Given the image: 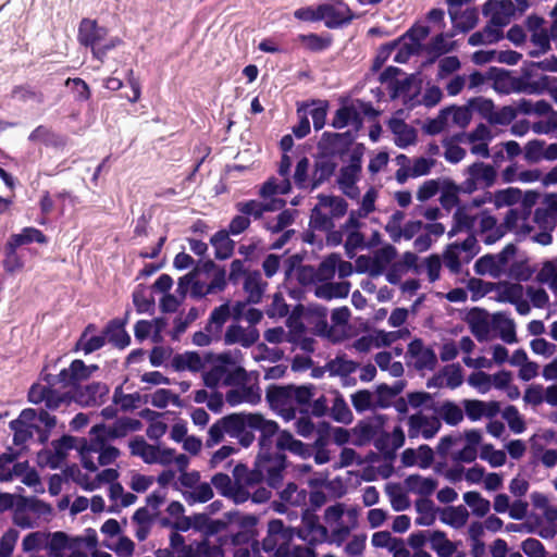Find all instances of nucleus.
<instances>
[{
  "instance_id": "obj_13",
  "label": "nucleus",
  "mask_w": 557,
  "mask_h": 557,
  "mask_svg": "<svg viewBox=\"0 0 557 557\" xmlns=\"http://www.w3.org/2000/svg\"><path fill=\"white\" fill-rule=\"evenodd\" d=\"M407 354L416 359L417 370H434L437 364L436 354L432 348L424 347L421 338H414L409 343Z\"/></svg>"
},
{
  "instance_id": "obj_15",
  "label": "nucleus",
  "mask_w": 557,
  "mask_h": 557,
  "mask_svg": "<svg viewBox=\"0 0 557 557\" xmlns=\"http://www.w3.org/2000/svg\"><path fill=\"white\" fill-rule=\"evenodd\" d=\"M109 393V388L104 383L92 382L85 386H78L73 391V399L83 406H94L103 396Z\"/></svg>"
},
{
  "instance_id": "obj_28",
  "label": "nucleus",
  "mask_w": 557,
  "mask_h": 557,
  "mask_svg": "<svg viewBox=\"0 0 557 557\" xmlns=\"http://www.w3.org/2000/svg\"><path fill=\"white\" fill-rule=\"evenodd\" d=\"M492 326L499 330L500 338L505 343L513 344L518 342L515 322L504 312H496L492 315Z\"/></svg>"
},
{
  "instance_id": "obj_3",
  "label": "nucleus",
  "mask_w": 557,
  "mask_h": 557,
  "mask_svg": "<svg viewBox=\"0 0 557 557\" xmlns=\"http://www.w3.org/2000/svg\"><path fill=\"white\" fill-rule=\"evenodd\" d=\"M315 394V386L313 384L296 386L293 384L278 386L271 385L267 388L265 398L269 404L278 406L286 405L289 400L298 405L299 412L309 414V407Z\"/></svg>"
},
{
  "instance_id": "obj_41",
  "label": "nucleus",
  "mask_w": 557,
  "mask_h": 557,
  "mask_svg": "<svg viewBox=\"0 0 557 557\" xmlns=\"http://www.w3.org/2000/svg\"><path fill=\"white\" fill-rule=\"evenodd\" d=\"M465 503L472 508L473 515L484 517L491 509L488 499L483 498L479 492L470 491L463 494Z\"/></svg>"
},
{
  "instance_id": "obj_47",
  "label": "nucleus",
  "mask_w": 557,
  "mask_h": 557,
  "mask_svg": "<svg viewBox=\"0 0 557 557\" xmlns=\"http://www.w3.org/2000/svg\"><path fill=\"white\" fill-rule=\"evenodd\" d=\"M331 417L335 421L342 423H349L352 420L351 410L349 409L343 395L339 394L338 392H336V396L331 408Z\"/></svg>"
},
{
  "instance_id": "obj_24",
  "label": "nucleus",
  "mask_w": 557,
  "mask_h": 557,
  "mask_svg": "<svg viewBox=\"0 0 557 557\" xmlns=\"http://www.w3.org/2000/svg\"><path fill=\"white\" fill-rule=\"evenodd\" d=\"M350 292V283L343 282H329L323 283L315 287L314 295L318 298L331 300L334 298H346Z\"/></svg>"
},
{
  "instance_id": "obj_11",
  "label": "nucleus",
  "mask_w": 557,
  "mask_h": 557,
  "mask_svg": "<svg viewBox=\"0 0 557 557\" xmlns=\"http://www.w3.org/2000/svg\"><path fill=\"white\" fill-rule=\"evenodd\" d=\"M354 139L351 131L344 133L324 132L319 147L327 156H343L352 145Z\"/></svg>"
},
{
  "instance_id": "obj_1",
  "label": "nucleus",
  "mask_w": 557,
  "mask_h": 557,
  "mask_svg": "<svg viewBox=\"0 0 557 557\" xmlns=\"http://www.w3.org/2000/svg\"><path fill=\"white\" fill-rule=\"evenodd\" d=\"M255 432H259L260 451L271 450L273 437L278 436L280 426L274 420L265 419L260 412H234L216 420L208 431L207 446L221 443L224 434L236 438L240 446L247 448L255 442Z\"/></svg>"
},
{
  "instance_id": "obj_7",
  "label": "nucleus",
  "mask_w": 557,
  "mask_h": 557,
  "mask_svg": "<svg viewBox=\"0 0 557 557\" xmlns=\"http://www.w3.org/2000/svg\"><path fill=\"white\" fill-rule=\"evenodd\" d=\"M319 13L321 21H324L325 26L330 29L348 25L356 18L349 5L343 0H330L319 4Z\"/></svg>"
},
{
  "instance_id": "obj_27",
  "label": "nucleus",
  "mask_w": 557,
  "mask_h": 557,
  "mask_svg": "<svg viewBox=\"0 0 557 557\" xmlns=\"http://www.w3.org/2000/svg\"><path fill=\"white\" fill-rule=\"evenodd\" d=\"M267 283L262 281L259 271L248 272L244 282V289L248 294L247 302L258 304L261 301Z\"/></svg>"
},
{
  "instance_id": "obj_35",
  "label": "nucleus",
  "mask_w": 557,
  "mask_h": 557,
  "mask_svg": "<svg viewBox=\"0 0 557 557\" xmlns=\"http://www.w3.org/2000/svg\"><path fill=\"white\" fill-rule=\"evenodd\" d=\"M298 41L301 42L305 48L311 52H321L329 49L332 45V36L319 35L315 33L300 34L298 35Z\"/></svg>"
},
{
  "instance_id": "obj_20",
  "label": "nucleus",
  "mask_w": 557,
  "mask_h": 557,
  "mask_svg": "<svg viewBox=\"0 0 557 557\" xmlns=\"http://www.w3.org/2000/svg\"><path fill=\"white\" fill-rule=\"evenodd\" d=\"M259 339V331L257 329L245 330L243 326L232 324L224 334V342L227 345L239 343L243 347L248 348Z\"/></svg>"
},
{
  "instance_id": "obj_36",
  "label": "nucleus",
  "mask_w": 557,
  "mask_h": 557,
  "mask_svg": "<svg viewBox=\"0 0 557 557\" xmlns=\"http://www.w3.org/2000/svg\"><path fill=\"white\" fill-rule=\"evenodd\" d=\"M468 173L470 176L478 182H482L485 187H491L496 181V170L491 164H485L483 162H474L468 168Z\"/></svg>"
},
{
  "instance_id": "obj_50",
  "label": "nucleus",
  "mask_w": 557,
  "mask_h": 557,
  "mask_svg": "<svg viewBox=\"0 0 557 557\" xmlns=\"http://www.w3.org/2000/svg\"><path fill=\"white\" fill-rule=\"evenodd\" d=\"M430 34V27L419 23L413 24L405 34H403L396 40L399 44L409 39L411 45H414L418 49L421 47V41L424 40Z\"/></svg>"
},
{
  "instance_id": "obj_37",
  "label": "nucleus",
  "mask_w": 557,
  "mask_h": 557,
  "mask_svg": "<svg viewBox=\"0 0 557 557\" xmlns=\"http://www.w3.org/2000/svg\"><path fill=\"white\" fill-rule=\"evenodd\" d=\"M129 449L132 455L141 457L149 465L154 463L156 453H159V447L148 444L141 436L129 442Z\"/></svg>"
},
{
  "instance_id": "obj_19",
  "label": "nucleus",
  "mask_w": 557,
  "mask_h": 557,
  "mask_svg": "<svg viewBox=\"0 0 557 557\" xmlns=\"http://www.w3.org/2000/svg\"><path fill=\"white\" fill-rule=\"evenodd\" d=\"M107 441L103 435H91L88 444V450L99 454L98 462L101 466L113 463L120 456L119 448L107 445Z\"/></svg>"
},
{
  "instance_id": "obj_54",
  "label": "nucleus",
  "mask_w": 557,
  "mask_h": 557,
  "mask_svg": "<svg viewBox=\"0 0 557 557\" xmlns=\"http://www.w3.org/2000/svg\"><path fill=\"white\" fill-rule=\"evenodd\" d=\"M500 10L505 17L511 20V17L516 13V5L512 0H487L482 8V13L484 16H488V11L491 10Z\"/></svg>"
},
{
  "instance_id": "obj_42",
  "label": "nucleus",
  "mask_w": 557,
  "mask_h": 557,
  "mask_svg": "<svg viewBox=\"0 0 557 557\" xmlns=\"http://www.w3.org/2000/svg\"><path fill=\"white\" fill-rule=\"evenodd\" d=\"M11 97L18 99L22 102L32 100L38 104H41L45 101L44 92L35 89L28 84L14 86L11 91Z\"/></svg>"
},
{
  "instance_id": "obj_55",
  "label": "nucleus",
  "mask_w": 557,
  "mask_h": 557,
  "mask_svg": "<svg viewBox=\"0 0 557 557\" xmlns=\"http://www.w3.org/2000/svg\"><path fill=\"white\" fill-rule=\"evenodd\" d=\"M441 418L449 425H457L463 419L462 410L453 401L446 400L440 409Z\"/></svg>"
},
{
  "instance_id": "obj_26",
  "label": "nucleus",
  "mask_w": 557,
  "mask_h": 557,
  "mask_svg": "<svg viewBox=\"0 0 557 557\" xmlns=\"http://www.w3.org/2000/svg\"><path fill=\"white\" fill-rule=\"evenodd\" d=\"M230 235L226 230H220L210 239L218 260H226L234 253L235 243L230 238Z\"/></svg>"
},
{
  "instance_id": "obj_52",
  "label": "nucleus",
  "mask_w": 557,
  "mask_h": 557,
  "mask_svg": "<svg viewBox=\"0 0 557 557\" xmlns=\"http://www.w3.org/2000/svg\"><path fill=\"white\" fill-rule=\"evenodd\" d=\"M185 500L193 505L195 503H207L213 497V490L207 482L197 484L193 492L184 494Z\"/></svg>"
},
{
  "instance_id": "obj_49",
  "label": "nucleus",
  "mask_w": 557,
  "mask_h": 557,
  "mask_svg": "<svg viewBox=\"0 0 557 557\" xmlns=\"http://www.w3.org/2000/svg\"><path fill=\"white\" fill-rule=\"evenodd\" d=\"M231 315V309L228 304H223L216 308H214L209 317L208 324L206 325V331L211 333L212 327H215V331H221L223 324L228 320Z\"/></svg>"
},
{
  "instance_id": "obj_2",
  "label": "nucleus",
  "mask_w": 557,
  "mask_h": 557,
  "mask_svg": "<svg viewBox=\"0 0 557 557\" xmlns=\"http://www.w3.org/2000/svg\"><path fill=\"white\" fill-rule=\"evenodd\" d=\"M108 33V28L100 26L97 20L84 17L78 25L77 41L81 46L90 48L92 58L103 63L108 52L123 44L120 37H111L102 44Z\"/></svg>"
},
{
  "instance_id": "obj_46",
  "label": "nucleus",
  "mask_w": 557,
  "mask_h": 557,
  "mask_svg": "<svg viewBox=\"0 0 557 557\" xmlns=\"http://www.w3.org/2000/svg\"><path fill=\"white\" fill-rule=\"evenodd\" d=\"M133 304L138 313H145L150 311L154 306V299L151 295H148L147 287L144 284H139L133 292Z\"/></svg>"
},
{
  "instance_id": "obj_18",
  "label": "nucleus",
  "mask_w": 557,
  "mask_h": 557,
  "mask_svg": "<svg viewBox=\"0 0 557 557\" xmlns=\"http://www.w3.org/2000/svg\"><path fill=\"white\" fill-rule=\"evenodd\" d=\"M32 143H41L46 147L54 149H62L67 144V138L64 135L55 133L50 127L38 125L28 136Z\"/></svg>"
},
{
  "instance_id": "obj_44",
  "label": "nucleus",
  "mask_w": 557,
  "mask_h": 557,
  "mask_svg": "<svg viewBox=\"0 0 557 557\" xmlns=\"http://www.w3.org/2000/svg\"><path fill=\"white\" fill-rule=\"evenodd\" d=\"M326 368L331 375L348 376L357 370L358 363L344 356H337L327 362Z\"/></svg>"
},
{
  "instance_id": "obj_21",
  "label": "nucleus",
  "mask_w": 557,
  "mask_h": 557,
  "mask_svg": "<svg viewBox=\"0 0 557 557\" xmlns=\"http://www.w3.org/2000/svg\"><path fill=\"white\" fill-rule=\"evenodd\" d=\"M416 75L411 74L403 79L393 81L392 86H389V95L392 99H396L400 96H403L405 104L410 103L411 106L414 104L413 100L418 96L420 91V87H416L414 91L412 94L411 89L416 85Z\"/></svg>"
},
{
  "instance_id": "obj_33",
  "label": "nucleus",
  "mask_w": 557,
  "mask_h": 557,
  "mask_svg": "<svg viewBox=\"0 0 557 557\" xmlns=\"http://www.w3.org/2000/svg\"><path fill=\"white\" fill-rule=\"evenodd\" d=\"M9 240H11L15 247H21L23 245H29L33 243L37 244H47L48 237L44 234L42 231L33 227V226H26L22 228V231L17 234H12L9 237Z\"/></svg>"
},
{
  "instance_id": "obj_10",
  "label": "nucleus",
  "mask_w": 557,
  "mask_h": 557,
  "mask_svg": "<svg viewBox=\"0 0 557 557\" xmlns=\"http://www.w3.org/2000/svg\"><path fill=\"white\" fill-rule=\"evenodd\" d=\"M143 426L141 422L133 418H120L111 426L103 423L96 424L90 430V435H103L106 440L122 438L129 432L138 431Z\"/></svg>"
},
{
  "instance_id": "obj_60",
  "label": "nucleus",
  "mask_w": 557,
  "mask_h": 557,
  "mask_svg": "<svg viewBox=\"0 0 557 557\" xmlns=\"http://www.w3.org/2000/svg\"><path fill=\"white\" fill-rule=\"evenodd\" d=\"M534 272L528 260L516 261L509 268V275L518 282L529 281Z\"/></svg>"
},
{
  "instance_id": "obj_8",
  "label": "nucleus",
  "mask_w": 557,
  "mask_h": 557,
  "mask_svg": "<svg viewBox=\"0 0 557 557\" xmlns=\"http://www.w3.org/2000/svg\"><path fill=\"white\" fill-rule=\"evenodd\" d=\"M408 437L425 440L433 438L442 428L441 418L437 416H426L421 411L409 416L408 421Z\"/></svg>"
},
{
  "instance_id": "obj_62",
  "label": "nucleus",
  "mask_w": 557,
  "mask_h": 557,
  "mask_svg": "<svg viewBox=\"0 0 557 557\" xmlns=\"http://www.w3.org/2000/svg\"><path fill=\"white\" fill-rule=\"evenodd\" d=\"M545 141L542 139H532L524 146V159L529 163H537L544 159Z\"/></svg>"
},
{
  "instance_id": "obj_38",
  "label": "nucleus",
  "mask_w": 557,
  "mask_h": 557,
  "mask_svg": "<svg viewBox=\"0 0 557 557\" xmlns=\"http://www.w3.org/2000/svg\"><path fill=\"white\" fill-rule=\"evenodd\" d=\"M17 248L18 247H15V245L9 239L4 245V259L2 264L5 273L8 274H14L24 268V261L17 253Z\"/></svg>"
},
{
  "instance_id": "obj_29",
  "label": "nucleus",
  "mask_w": 557,
  "mask_h": 557,
  "mask_svg": "<svg viewBox=\"0 0 557 557\" xmlns=\"http://www.w3.org/2000/svg\"><path fill=\"white\" fill-rule=\"evenodd\" d=\"M405 485L409 492L428 497L436 490L437 481L433 478H423L420 474H410L405 479Z\"/></svg>"
},
{
  "instance_id": "obj_12",
  "label": "nucleus",
  "mask_w": 557,
  "mask_h": 557,
  "mask_svg": "<svg viewBox=\"0 0 557 557\" xmlns=\"http://www.w3.org/2000/svg\"><path fill=\"white\" fill-rule=\"evenodd\" d=\"M301 527L297 530V536L310 543L318 541L324 542L329 540V531L319 521V517L314 513L306 512L302 517Z\"/></svg>"
},
{
  "instance_id": "obj_61",
  "label": "nucleus",
  "mask_w": 557,
  "mask_h": 557,
  "mask_svg": "<svg viewBox=\"0 0 557 557\" xmlns=\"http://www.w3.org/2000/svg\"><path fill=\"white\" fill-rule=\"evenodd\" d=\"M503 417L513 433L520 434L525 430L524 420L515 406H507L503 412Z\"/></svg>"
},
{
  "instance_id": "obj_5",
  "label": "nucleus",
  "mask_w": 557,
  "mask_h": 557,
  "mask_svg": "<svg viewBox=\"0 0 557 557\" xmlns=\"http://www.w3.org/2000/svg\"><path fill=\"white\" fill-rule=\"evenodd\" d=\"M91 375V370L81 359H75L71 362L69 368H64L58 375L50 373L44 374L42 380L50 385L60 384L62 387H70L71 392L81 386V383L88 380Z\"/></svg>"
},
{
  "instance_id": "obj_4",
  "label": "nucleus",
  "mask_w": 557,
  "mask_h": 557,
  "mask_svg": "<svg viewBox=\"0 0 557 557\" xmlns=\"http://www.w3.org/2000/svg\"><path fill=\"white\" fill-rule=\"evenodd\" d=\"M37 410L33 408H26L21 411L20 416L10 421L9 428L13 431V444L16 446L24 445L29 438L36 433L41 443L48 440V432L42 431L38 424H36Z\"/></svg>"
},
{
  "instance_id": "obj_14",
  "label": "nucleus",
  "mask_w": 557,
  "mask_h": 557,
  "mask_svg": "<svg viewBox=\"0 0 557 557\" xmlns=\"http://www.w3.org/2000/svg\"><path fill=\"white\" fill-rule=\"evenodd\" d=\"M467 322L473 336L479 342H484L491 333L492 320L490 313L482 308L474 307L467 314Z\"/></svg>"
},
{
  "instance_id": "obj_48",
  "label": "nucleus",
  "mask_w": 557,
  "mask_h": 557,
  "mask_svg": "<svg viewBox=\"0 0 557 557\" xmlns=\"http://www.w3.org/2000/svg\"><path fill=\"white\" fill-rule=\"evenodd\" d=\"M236 209L239 213L253 216L256 220L262 218L263 213L273 210L269 205L262 203L258 200H248L236 203Z\"/></svg>"
},
{
  "instance_id": "obj_63",
  "label": "nucleus",
  "mask_w": 557,
  "mask_h": 557,
  "mask_svg": "<svg viewBox=\"0 0 557 557\" xmlns=\"http://www.w3.org/2000/svg\"><path fill=\"white\" fill-rule=\"evenodd\" d=\"M48 535L50 541L48 542L47 547L50 555L53 557H62L61 552L69 546V536L62 531H57Z\"/></svg>"
},
{
  "instance_id": "obj_64",
  "label": "nucleus",
  "mask_w": 557,
  "mask_h": 557,
  "mask_svg": "<svg viewBox=\"0 0 557 557\" xmlns=\"http://www.w3.org/2000/svg\"><path fill=\"white\" fill-rule=\"evenodd\" d=\"M480 457L486 460L492 467H502L506 462L505 451L494 449L492 444L482 446Z\"/></svg>"
},
{
  "instance_id": "obj_23",
  "label": "nucleus",
  "mask_w": 557,
  "mask_h": 557,
  "mask_svg": "<svg viewBox=\"0 0 557 557\" xmlns=\"http://www.w3.org/2000/svg\"><path fill=\"white\" fill-rule=\"evenodd\" d=\"M383 423L377 419H369L359 421L354 428V434L356 435V444L363 445L373 441L382 430Z\"/></svg>"
},
{
  "instance_id": "obj_59",
  "label": "nucleus",
  "mask_w": 557,
  "mask_h": 557,
  "mask_svg": "<svg viewBox=\"0 0 557 557\" xmlns=\"http://www.w3.org/2000/svg\"><path fill=\"white\" fill-rule=\"evenodd\" d=\"M443 375L446 377V386L455 389L459 387L463 382L462 368L459 363H451L445 366L443 369Z\"/></svg>"
},
{
  "instance_id": "obj_53",
  "label": "nucleus",
  "mask_w": 557,
  "mask_h": 557,
  "mask_svg": "<svg viewBox=\"0 0 557 557\" xmlns=\"http://www.w3.org/2000/svg\"><path fill=\"white\" fill-rule=\"evenodd\" d=\"M479 21V13L475 8H468L463 10L456 22H451L454 27L462 33H467L472 29Z\"/></svg>"
},
{
  "instance_id": "obj_34",
  "label": "nucleus",
  "mask_w": 557,
  "mask_h": 557,
  "mask_svg": "<svg viewBox=\"0 0 557 557\" xmlns=\"http://www.w3.org/2000/svg\"><path fill=\"white\" fill-rule=\"evenodd\" d=\"M468 518L469 512L462 505L457 507L449 506L441 512V521L456 529L463 527L467 523Z\"/></svg>"
},
{
  "instance_id": "obj_45",
  "label": "nucleus",
  "mask_w": 557,
  "mask_h": 557,
  "mask_svg": "<svg viewBox=\"0 0 557 557\" xmlns=\"http://www.w3.org/2000/svg\"><path fill=\"white\" fill-rule=\"evenodd\" d=\"M416 509L421 515L416 519L418 525H431L435 521L434 503L430 498H420L416 502Z\"/></svg>"
},
{
  "instance_id": "obj_22",
  "label": "nucleus",
  "mask_w": 557,
  "mask_h": 557,
  "mask_svg": "<svg viewBox=\"0 0 557 557\" xmlns=\"http://www.w3.org/2000/svg\"><path fill=\"white\" fill-rule=\"evenodd\" d=\"M312 107L309 114L312 117L313 127L315 131H320L324 127L327 110H329V101L312 99L308 102H302L297 107V113L300 114L302 111H306L307 108Z\"/></svg>"
},
{
  "instance_id": "obj_56",
  "label": "nucleus",
  "mask_w": 557,
  "mask_h": 557,
  "mask_svg": "<svg viewBox=\"0 0 557 557\" xmlns=\"http://www.w3.org/2000/svg\"><path fill=\"white\" fill-rule=\"evenodd\" d=\"M469 106L471 109L476 111L482 119L486 120L491 124V120L495 113V106L493 100L483 97H476L469 101Z\"/></svg>"
},
{
  "instance_id": "obj_58",
  "label": "nucleus",
  "mask_w": 557,
  "mask_h": 557,
  "mask_svg": "<svg viewBox=\"0 0 557 557\" xmlns=\"http://www.w3.org/2000/svg\"><path fill=\"white\" fill-rule=\"evenodd\" d=\"M433 540H441V543H434L433 545V549L440 557H450L457 549L455 543L449 541L443 531H434Z\"/></svg>"
},
{
  "instance_id": "obj_25",
  "label": "nucleus",
  "mask_w": 557,
  "mask_h": 557,
  "mask_svg": "<svg viewBox=\"0 0 557 557\" xmlns=\"http://www.w3.org/2000/svg\"><path fill=\"white\" fill-rule=\"evenodd\" d=\"M397 251L396 248L392 245H386L381 249L374 252V256L370 258V275L379 276L381 275L386 267L393 261L396 257Z\"/></svg>"
},
{
  "instance_id": "obj_40",
  "label": "nucleus",
  "mask_w": 557,
  "mask_h": 557,
  "mask_svg": "<svg viewBox=\"0 0 557 557\" xmlns=\"http://www.w3.org/2000/svg\"><path fill=\"white\" fill-rule=\"evenodd\" d=\"M486 78L494 82V89L502 94H510V72L505 69L491 66L486 72Z\"/></svg>"
},
{
  "instance_id": "obj_6",
  "label": "nucleus",
  "mask_w": 557,
  "mask_h": 557,
  "mask_svg": "<svg viewBox=\"0 0 557 557\" xmlns=\"http://www.w3.org/2000/svg\"><path fill=\"white\" fill-rule=\"evenodd\" d=\"M256 465L267 475L269 486L278 488L283 482V473L287 467V458L284 453L271 450L259 451Z\"/></svg>"
},
{
  "instance_id": "obj_30",
  "label": "nucleus",
  "mask_w": 557,
  "mask_h": 557,
  "mask_svg": "<svg viewBox=\"0 0 557 557\" xmlns=\"http://www.w3.org/2000/svg\"><path fill=\"white\" fill-rule=\"evenodd\" d=\"M349 123L361 125L362 117L355 106H342L336 110L331 125L334 128L341 129L346 127Z\"/></svg>"
},
{
  "instance_id": "obj_17",
  "label": "nucleus",
  "mask_w": 557,
  "mask_h": 557,
  "mask_svg": "<svg viewBox=\"0 0 557 557\" xmlns=\"http://www.w3.org/2000/svg\"><path fill=\"white\" fill-rule=\"evenodd\" d=\"M276 448L278 450L277 453H283L287 450L301 458H308L312 454V450L309 445L302 443L299 440H296L293 436V434L287 430H283L278 433V436L276 438Z\"/></svg>"
},
{
  "instance_id": "obj_9",
  "label": "nucleus",
  "mask_w": 557,
  "mask_h": 557,
  "mask_svg": "<svg viewBox=\"0 0 557 557\" xmlns=\"http://www.w3.org/2000/svg\"><path fill=\"white\" fill-rule=\"evenodd\" d=\"M301 258L298 255H294L289 257L286 261L287 267L285 273L287 276L292 274L293 271L296 273V278L300 285L307 286L315 281H320L322 277L320 272L324 269L330 270L331 273L334 272L333 265H327L326 262H321L319 270H315L314 267L308 264H300Z\"/></svg>"
},
{
  "instance_id": "obj_57",
  "label": "nucleus",
  "mask_w": 557,
  "mask_h": 557,
  "mask_svg": "<svg viewBox=\"0 0 557 557\" xmlns=\"http://www.w3.org/2000/svg\"><path fill=\"white\" fill-rule=\"evenodd\" d=\"M169 403L181 406L180 396L174 394L171 389L159 388L153 393L151 397V405L160 409L165 408Z\"/></svg>"
},
{
  "instance_id": "obj_31",
  "label": "nucleus",
  "mask_w": 557,
  "mask_h": 557,
  "mask_svg": "<svg viewBox=\"0 0 557 557\" xmlns=\"http://www.w3.org/2000/svg\"><path fill=\"white\" fill-rule=\"evenodd\" d=\"M233 476L237 484H244L248 487L263 481L262 470L258 469L257 465L250 470L246 465L237 463L233 469Z\"/></svg>"
},
{
  "instance_id": "obj_43",
  "label": "nucleus",
  "mask_w": 557,
  "mask_h": 557,
  "mask_svg": "<svg viewBox=\"0 0 557 557\" xmlns=\"http://www.w3.org/2000/svg\"><path fill=\"white\" fill-rule=\"evenodd\" d=\"M318 200L320 207L331 209V214L333 218L344 216L347 212L348 205L342 197L320 194L318 196Z\"/></svg>"
},
{
  "instance_id": "obj_16",
  "label": "nucleus",
  "mask_w": 557,
  "mask_h": 557,
  "mask_svg": "<svg viewBox=\"0 0 557 557\" xmlns=\"http://www.w3.org/2000/svg\"><path fill=\"white\" fill-rule=\"evenodd\" d=\"M127 319L115 318L110 320L103 329L106 341L115 348L124 349L131 344V336L125 330Z\"/></svg>"
},
{
  "instance_id": "obj_39",
  "label": "nucleus",
  "mask_w": 557,
  "mask_h": 557,
  "mask_svg": "<svg viewBox=\"0 0 557 557\" xmlns=\"http://www.w3.org/2000/svg\"><path fill=\"white\" fill-rule=\"evenodd\" d=\"M440 190H442L440 202L444 209L449 210L459 203V188L454 181L445 178Z\"/></svg>"
},
{
  "instance_id": "obj_51",
  "label": "nucleus",
  "mask_w": 557,
  "mask_h": 557,
  "mask_svg": "<svg viewBox=\"0 0 557 557\" xmlns=\"http://www.w3.org/2000/svg\"><path fill=\"white\" fill-rule=\"evenodd\" d=\"M510 92L540 94L544 89V85L539 82H528L522 75L519 77L510 75Z\"/></svg>"
},
{
  "instance_id": "obj_32",
  "label": "nucleus",
  "mask_w": 557,
  "mask_h": 557,
  "mask_svg": "<svg viewBox=\"0 0 557 557\" xmlns=\"http://www.w3.org/2000/svg\"><path fill=\"white\" fill-rule=\"evenodd\" d=\"M336 163L327 157H322L314 162V170L311 182V189L318 188L327 181L335 172Z\"/></svg>"
}]
</instances>
